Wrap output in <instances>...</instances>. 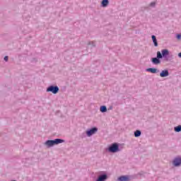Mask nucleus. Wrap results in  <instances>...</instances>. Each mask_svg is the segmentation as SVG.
Instances as JSON below:
<instances>
[{"label": "nucleus", "mask_w": 181, "mask_h": 181, "mask_svg": "<svg viewBox=\"0 0 181 181\" xmlns=\"http://www.w3.org/2000/svg\"><path fill=\"white\" fill-rule=\"evenodd\" d=\"M157 54H158L161 59H164L165 62H170V60H173V55L169 54V49H163L161 52L158 51Z\"/></svg>", "instance_id": "1"}, {"label": "nucleus", "mask_w": 181, "mask_h": 181, "mask_svg": "<svg viewBox=\"0 0 181 181\" xmlns=\"http://www.w3.org/2000/svg\"><path fill=\"white\" fill-rule=\"evenodd\" d=\"M60 88L56 85H51L47 88V93H52V94H57Z\"/></svg>", "instance_id": "4"}, {"label": "nucleus", "mask_w": 181, "mask_h": 181, "mask_svg": "<svg viewBox=\"0 0 181 181\" xmlns=\"http://www.w3.org/2000/svg\"><path fill=\"white\" fill-rule=\"evenodd\" d=\"M169 76V70L164 69L160 73V77H168Z\"/></svg>", "instance_id": "11"}, {"label": "nucleus", "mask_w": 181, "mask_h": 181, "mask_svg": "<svg viewBox=\"0 0 181 181\" xmlns=\"http://www.w3.org/2000/svg\"><path fill=\"white\" fill-rule=\"evenodd\" d=\"M96 132H98V128L93 127L90 129H87L86 134L87 136H93V135H94V134H95Z\"/></svg>", "instance_id": "5"}, {"label": "nucleus", "mask_w": 181, "mask_h": 181, "mask_svg": "<svg viewBox=\"0 0 181 181\" xmlns=\"http://www.w3.org/2000/svg\"><path fill=\"white\" fill-rule=\"evenodd\" d=\"M173 165L175 168H179L181 166V157L178 156L175 158L173 160Z\"/></svg>", "instance_id": "6"}, {"label": "nucleus", "mask_w": 181, "mask_h": 181, "mask_svg": "<svg viewBox=\"0 0 181 181\" xmlns=\"http://www.w3.org/2000/svg\"><path fill=\"white\" fill-rule=\"evenodd\" d=\"M64 142V139H55L54 140H47L44 145L47 146V148H52L54 146V145H59V144H63Z\"/></svg>", "instance_id": "2"}, {"label": "nucleus", "mask_w": 181, "mask_h": 181, "mask_svg": "<svg viewBox=\"0 0 181 181\" xmlns=\"http://www.w3.org/2000/svg\"><path fill=\"white\" fill-rule=\"evenodd\" d=\"M141 135H142V132H141V130H136L134 132L135 138H139V136H141Z\"/></svg>", "instance_id": "14"}, {"label": "nucleus", "mask_w": 181, "mask_h": 181, "mask_svg": "<svg viewBox=\"0 0 181 181\" xmlns=\"http://www.w3.org/2000/svg\"><path fill=\"white\" fill-rule=\"evenodd\" d=\"M108 152L110 153H117V152H119L121 151L119 149V144L113 143L107 148Z\"/></svg>", "instance_id": "3"}, {"label": "nucleus", "mask_w": 181, "mask_h": 181, "mask_svg": "<svg viewBox=\"0 0 181 181\" xmlns=\"http://www.w3.org/2000/svg\"><path fill=\"white\" fill-rule=\"evenodd\" d=\"M108 110H112V106H110V107L108 108Z\"/></svg>", "instance_id": "22"}, {"label": "nucleus", "mask_w": 181, "mask_h": 181, "mask_svg": "<svg viewBox=\"0 0 181 181\" xmlns=\"http://www.w3.org/2000/svg\"><path fill=\"white\" fill-rule=\"evenodd\" d=\"M118 181H129L131 179L129 178V175H122L117 178Z\"/></svg>", "instance_id": "10"}, {"label": "nucleus", "mask_w": 181, "mask_h": 181, "mask_svg": "<svg viewBox=\"0 0 181 181\" xmlns=\"http://www.w3.org/2000/svg\"><path fill=\"white\" fill-rule=\"evenodd\" d=\"M146 71L148 73H152V74H156V73H159V69L156 68H148L146 69Z\"/></svg>", "instance_id": "9"}, {"label": "nucleus", "mask_w": 181, "mask_h": 181, "mask_svg": "<svg viewBox=\"0 0 181 181\" xmlns=\"http://www.w3.org/2000/svg\"><path fill=\"white\" fill-rule=\"evenodd\" d=\"M178 57L181 59V52L178 53Z\"/></svg>", "instance_id": "21"}, {"label": "nucleus", "mask_w": 181, "mask_h": 181, "mask_svg": "<svg viewBox=\"0 0 181 181\" xmlns=\"http://www.w3.org/2000/svg\"><path fill=\"white\" fill-rule=\"evenodd\" d=\"M100 112H103V113L107 112V106H105V105L100 106Z\"/></svg>", "instance_id": "15"}, {"label": "nucleus", "mask_w": 181, "mask_h": 181, "mask_svg": "<svg viewBox=\"0 0 181 181\" xmlns=\"http://www.w3.org/2000/svg\"><path fill=\"white\" fill-rule=\"evenodd\" d=\"M175 132H181V125H178L174 127Z\"/></svg>", "instance_id": "16"}, {"label": "nucleus", "mask_w": 181, "mask_h": 181, "mask_svg": "<svg viewBox=\"0 0 181 181\" xmlns=\"http://www.w3.org/2000/svg\"><path fill=\"white\" fill-rule=\"evenodd\" d=\"M151 40L153 41V43L155 47H158V40L156 39V36L155 35H151Z\"/></svg>", "instance_id": "12"}, {"label": "nucleus", "mask_w": 181, "mask_h": 181, "mask_svg": "<svg viewBox=\"0 0 181 181\" xmlns=\"http://www.w3.org/2000/svg\"><path fill=\"white\" fill-rule=\"evenodd\" d=\"M176 39L177 40H181V33L176 34Z\"/></svg>", "instance_id": "18"}, {"label": "nucleus", "mask_w": 181, "mask_h": 181, "mask_svg": "<svg viewBox=\"0 0 181 181\" xmlns=\"http://www.w3.org/2000/svg\"><path fill=\"white\" fill-rule=\"evenodd\" d=\"M160 59H162V58H160V57L158 55V52H157V56L156 57H152L151 58V63H153V64H160Z\"/></svg>", "instance_id": "7"}, {"label": "nucleus", "mask_w": 181, "mask_h": 181, "mask_svg": "<svg viewBox=\"0 0 181 181\" xmlns=\"http://www.w3.org/2000/svg\"><path fill=\"white\" fill-rule=\"evenodd\" d=\"M156 6V2L153 1L150 4V6H151L152 8H155V6Z\"/></svg>", "instance_id": "19"}, {"label": "nucleus", "mask_w": 181, "mask_h": 181, "mask_svg": "<svg viewBox=\"0 0 181 181\" xmlns=\"http://www.w3.org/2000/svg\"><path fill=\"white\" fill-rule=\"evenodd\" d=\"M108 5H110L109 0H102L101 6H103V8H107V6H108Z\"/></svg>", "instance_id": "13"}, {"label": "nucleus", "mask_w": 181, "mask_h": 181, "mask_svg": "<svg viewBox=\"0 0 181 181\" xmlns=\"http://www.w3.org/2000/svg\"><path fill=\"white\" fill-rule=\"evenodd\" d=\"M108 179V175L107 174H102L96 179V181H105Z\"/></svg>", "instance_id": "8"}, {"label": "nucleus", "mask_w": 181, "mask_h": 181, "mask_svg": "<svg viewBox=\"0 0 181 181\" xmlns=\"http://www.w3.org/2000/svg\"><path fill=\"white\" fill-rule=\"evenodd\" d=\"M90 45H91V46L93 47H95V42H88V46H90Z\"/></svg>", "instance_id": "17"}, {"label": "nucleus", "mask_w": 181, "mask_h": 181, "mask_svg": "<svg viewBox=\"0 0 181 181\" xmlns=\"http://www.w3.org/2000/svg\"><path fill=\"white\" fill-rule=\"evenodd\" d=\"M4 62H8V60H9V57L8 56H5L4 58Z\"/></svg>", "instance_id": "20"}]
</instances>
